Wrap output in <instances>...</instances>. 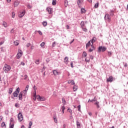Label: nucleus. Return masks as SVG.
<instances>
[{
	"label": "nucleus",
	"mask_w": 128,
	"mask_h": 128,
	"mask_svg": "<svg viewBox=\"0 0 128 128\" xmlns=\"http://www.w3.org/2000/svg\"><path fill=\"white\" fill-rule=\"evenodd\" d=\"M10 70H12V67L10 66L8 64H5L4 65V66L3 68V70H4L6 74H8V72H10Z\"/></svg>",
	"instance_id": "obj_1"
},
{
	"label": "nucleus",
	"mask_w": 128,
	"mask_h": 128,
	"mask_svg": "<svg viewBox=\"0 0 128 128\" xmlns=\"http://www.w3.org/2000/svg\"><path fill=\"white\" fill-rule=\"evenodd\" d=\"M20 92V88L18 87L16 89V90L13 92V96L14 98H18V96Z\"/></svg>",
	"instance_id": "obj_2"
},
{
	"label": "nucleus",
	"mask_w": 128,
	"mask_h": 128,
	"mask_svg": "<svg viewBox=\"0 0 128 128\" xmlns=\"http://www.w3.org/2000/svg\"><path fill=\"white\" fill-rule=\"evenodd\" d=\"M26 96V92L22 91L20 92L18 95L19 100H22V96Z\"/></svg>",
	"instance_id": "obj_3"
},
{
	"label": "nucleus",
	"mask_w": 128,
	"mask_h": 128,
	"mask_svg": "<svg viewBox=\"0 0 128 128\" xmlns=\"http://www.w3.org/2000/svg\"><path fill=\"white\" fill-rule=\"evenodd\" d=\"M104 18L108 22H110L112 20V18L110 14H106L104 16Z\"/></svg>",
	"instance_id": "obj_4"
},
{
	"label": "nucleus",
	"mask_w": 128,
	"mask_h": 128,
	"mask_svg": "<svg viewBox=\"0 0 128 128\" xmlns=\"http://www.w3.org/2000/svg\"><path fill=\"white\" fill-rule=\"evenodd\" d=\"M22 51L20 49L18 50V52L16 55L17 58H22Z\"/></svg>",
	"instance_id": "obj_5"
},
{
	"label": "nucleus",
	"mask_w": 128,
	"mask_h": 128,
	"mask_svg": "<svg viewBox=\"0 0 128 128\" xmlns=\"http://www.w3.org/2000/svg\"><path fill=\"white\" fill-rule=\"evenodd\" d=\"M106 47L102 46L98 47V52H106Z\"/></svg>",
	"instance_id": "obj_6"
},
{
	"label": "nucleus",
	"mask_w": 128,
	"mask_h": 128,
	"mask_svg": "<svg viewBox=\"0 0 128 128\" xmlns=\"http://www.w3.org/2000/svg\"><path fill=\"white\" fill-rule=\"evenodd\" d=\"M18 118L19 122H22V120H24V116H22V112H20L18 114Z\"/></svg>",
	"instance_id": "obj_7"
},
{
	"label": "nucleus",
	"mask_w": 128,
	"mask_h": 128,
	"mask_svg": "<svg viewBox=\"0 0 128 128\" xmlns=\"http://www.w3.org/2000/svg\"><path fill=\"white\" fill-rule=\"evenodd\" d=\"M36 98L38 100H41L42 102H44L46 100L44 96H37Z\"/></svg>",
	"instance_id": "obj_8"
},
{
	"label": "nucleus",
	"mask_w": 128,
	"mask_h": 128,
	"mask_svg": "<svg viewBox=\"0 0 128 128\" xmlns=\"http://www.w3.org/2000/svg\"><path fill=\"white\" fill-rule=\"evenodd\" d=\"M46 10H47L49 14H52L53 12V9L52 8L48 7L46 9Z\"/></svg>",
	"instance_id": "obj_9"
},
{
	"label": "nucleus",
	"mask_w": 128,
	"mask_h": 128,
	"mask_svg": "<svg viewBox=\"0 0 128 128\" xmlns=\"http://www.w3.org/2000/svg\"><path fill=\"white\" fill-rule=\"evenodd\" d=\"M90 42L92 44V45L94 46V42H96V38L93 37L92 40H90Z\"/></svg>",
	"instance_id": "obj_10"
},
{
	"label": "nucleus",
	"mask_w": 128,
	"mask_h": 128,
	"mask_svg": "<svg viewBox=\"0 0 128 128\" xmlns=\"http://www.w3.org/2000/svg\"><path fill=\"white\" fill-rule=\"evenodd\" d=\"M14 8L18 6V4H20V1H18V0H16L14 2Z\"/></svg>",
	"instance_id": "obj_11"
},
{
	"label": "nucleus",
	"mask_w": 128,
	"mask_h": 128,
	"mask_svg": "<svg viewBox=\"0 0 128 128\" xmlns=\"http://www.w3.org/2000/svg\"><path fill=\"white\" fill-rule=\"evenodd\" d=\"M112 80H114V78L112 76H110L108 79L107 82H112Z\"/></svg>",
	"instance_id": "obj_12"
},
{
	"label": "nucleus",
	"mask_w": 128,
	"mask_h": 128,
	"mask_svg": "<svg viewBox=\"0 0 128 128\" xmlns=\"http://www.w3.org/2000/svg\"><path fill=\"white\" fill-rule=\"evenodd\" d=\"M52 72L54 76H58V74H60V72H58V70H53Z\"/></svg>",
	"instance_id": "obj_13"
},
{
	"label": "nucleus",
	"mask_w": 128,
	"mask_h": 128,
	"mask_svg": "<svg viewBox=\"0 0 128 128\" xmlns=\"http://www.w3.org/2000/svg\"><path fill=\"white\" fill-rule=\"evenodd\" d=\"M92 48H90L88 50L89 52H92V50H96V48L94 46V45H91Z\"/></svg>",
	"instance_id": "obj_14"
},
{
	"label": "nucleus",
	"mask_w": 128,
	"mask_h": 128,
	"mask_svg": "<svg viewBox=\"0 0 128 128\" xmlns=\"http://www.w3.org/2000/svg\"><path fill=\"white\" fill-rule=\"evenodd\" d=\"M25 14H26V12H24V11L20 12L18 14L19 18H22V16H24Z\"/></svg>",
	"instance_id": "obj_15"
},
{
	"label": "nucleus",
	"mask_w": 128,
	"mask_h": 128,
	"mask_svg": "<svg viewBox=\"0 0 128 128\" xmlns=\"http://www.w3.org/2000/svg\"><path fill=\"white\" fill-rule=\"evenodd\" d=\"M68 84H72L73 86H74V84H76V83L74 82V81L73 80H68Z\"/></svg>",
	"instance_id": "obj_16"
},
{
	"label": "nucleus",
	"mask_w": 128,
	"mask_h": 128,
	"mask_svg": "<svg viewBox=\"0 0 128 128\" xmlns=\"http://www.w3.org/2000/svg\"><path fill=\"white\" fill-rule=\"evenodd\" d=\"M86 10L84 8H81L80 9V13L81 14H86Z\"/></svg>",
	"instance_id": "obj_17"
},
{
	"label": "nucleus",
	"mask_w": 128,
	"mask_h": 128,
	"mask_svg": "<svg viewBox=\"0 0 128 128\" xmlns=\"http://www.w3.org/2000/svg\"><path fill=\"white\" fill-rule=\"evenodd\" d=\"M114 10H110V16H114Z\"/></svg>",
	"instance_id": "obj_18"
},
{
	"label": "nucleus",
	"mask_w": 128,
	"mask_h": 128,
	"mask_svg": "<svg viewBox=\"0 0 128 128\" xmlns=\"http://www.w3.org/2000/svg\"><path fill=\"white\" fill-rule=\"evenodd\" d=\"M64 62L66 64H68V57H66L64 59Z\"/></svg>",
	"instance_id": "obj_19"
},
{
	"label": "nucleus",
	"mask_w": 128,
	"mask_h": 128,
	"mask_svg": "<svg viewBox=\"0 0 128 128\" xmlns=\"http://www.w3.org/2000/svg\"><path fill=\"white\" fill-rule=\"evenodd\" d=\"M97 99L96 97H94V99H92V100H90V99H89L88 100V102H96Z\"/></svg>",
	"instance_id": "obj_20"
},
{
	"label": "nucleus",
	"mask_w": 128,
	"mask_h": 128,
	"mask_svg": "<svg viewBox=\"0 0 128 128\" xmlns=\"http://www.w3.org/2000/svg\"><path fill=\"white\" fill-rule=\"evenodd\" d=\"M90 46V41H88V42L86 44V48H88Z\"/></svg>",
	"instance_id": "obj_21"
},
{
	"label": "nucleus",
	"mask_w": 128,
	"mask_h": 128,
	"mask_svg": "<svg viewBox=\"0 0 128 128\" xmlns=\"http://www.w3.org/2000/svg\"><path fill=\"white\" fill-rule=\"evenodd\" d=\"M28 88H30V86L28 85H27L26 86L25 90H23L22 92H26H26H28Z\"/></svg>",
	"instance_id": "obj_22"
},
{
	"label": "nucleus",
	"mask_w": 128,
	"mask_h": 128,
	"mask_svg": "<svg viewBox=\"0 0 128 128\" xmlns=\"http://www.w3.org/2000/svg\"><path fill=\"white\" fill-rule=\"evenodd\" d=\"M100 102L96 101L95 103L94 104H96V108H100Z\"/></svg>",
	"instance_id": "obj_23"
},
{
	"label": "nucleus",
	"mask_w": 128,
	"mask_h": 128,
	"mask_svg": "<svg viewBox=\"0 0 128 128\" xmlns=\"http://www.w3.org/2000/svg\"><path fill=\"white\" fill-rule=\"evenodd\" d=\"M64 6L66 8L68 4V0H65L64 2Z\"/></svg>",
	"instance_id": "obj_24"
},
{
	"label": "nucleus",
	"mask_w": 128,
	"mask_h": 128,
	"mask_svg": "<svg viewBox=\"0 0 128 128\" xmlns=\"http://www.w3.org/2000/svg\"><path fill=\"white\" fill-rule=\"evenodd\" d=\"M80 26H81V27H82V28H84V26H84V22L82 21V22H80Z\"/></svg>",
	"instance_id": "obj_25"
},
{
	"label": "nucleus",
	"mask_w": 128,
	"mask_h": 128,
	"mask_svg": "<svg viewBox=\"0 0 128 128\" xmlns=\"http://www.w3.org/2000/svg\"><path fill=\"white\" fill-rule=\"evenodd\" d=\"M61 108L62 110V114H64V110H66V107H64V105Z\"/></svg>",
	"instance_id": "obj_26"
},
{
	"label": "nucleus",
	"mask_w": 128,
	"mask_h": 128,
	"mask_svg": "<svg viewBox=\"0 0 128 128\" xmlns=\"http://www.w3.org/2000/svg\"><path fill=\"white\" fill-rule=\"evenodd\" d=\"M8 94H12V88H10L8 89Z\"/></svg>",
	"instance_id": "obj_27"
},
{
	"label": "nucleus",
	"mask_w": 128,
	"mask_h": 128,
	"mask_svg": "<svg viewBox=\"0 0 128 128\" xmlns=\"http://www.w3.org/2000/svg\"><path fill=\"white\" fill-rule=\"evenodd\" d=\"M42 24H43L44 26H48V22H46V21H44L42 22Z\"/></svg>",
	"instance_id": "obj_28"
},
{
	"label": "nucleus",
	"mask_w": 128,
	"mask_h": 128,
	"mask_svg": "<svg viewBox=\"0 0 128 128\" xmlns=\"http://www.w3.org/2000/svg\"><path fill=\"white\" fill-rule=\"evenodd\" d=\"M14 44H15V46H18V44H20V42L18 40H16L14 42Z\"/></svg>",
	"instance_id": "obj_29"
},
{
	"label": "nucleus",
	"mask_w": 128,
	"mask_h": 128,
	"mask_svg": "<svg viewBox=\"0 0 128 128\" xmlns=\"http://www.w3.org/2000/svg\"><path fill=\"white\" fill-rule=\"evenodd\" d=\"M68 112H70V114H72V111L71 110L70 108H68Z\"/></svg>",
	"instance_id": "obj_30"
},
{
	"label": "nucleus",
	"mask_w": 128,
	"mask_h": 128,
	"mask_svg": "<svg viewBox=\"0 0 128 128\" xmlns=\"http://www.w3.org/2000/svg\"><path fill=\"white\" fill-rule=\"evenodd\" d=\"M52 6H56V0H52Z\"/></svg>",
	"instance_id": "obj_31"
},
{
	"label": "nucleus",
	"mask_w": 128,
	"mask_h": 128,
	"mask_svg": "<svg viewBox=\"0 0 128 128\" xmlns=\"http://www.w3.org/2000/svg\"><path fill=\"white\" fill-rule=\"evenodd\" d=\"M82 30L84 32H88V29L86 28V26L82 27Z\"/></svg>",
	"instance_id": "obj_32"
},
{
	"label": "nucleus",
	"mask_w": 128,
	"mask_h": 128,
	"mask_svg": "<svg viewBox=\"0 0 128 128\" xmlns=\"http://www.w3.org/2000/svg\"><path fill=\"white\" fill-rule=\"evenodd\" d=\"M87 54L86 52H84L82 54V56L84 58H86Z\"/></svg>",
	"instance_id": "obj_33"
},
{
	"label": "nucleus",
	"mask_w": 128,
	"mask_h": 128,
	"mask_svg": "<svg viewBox=\"0 0 128 128\" xmlns=\"http://www.w3.org/2000/svg\"><path fill=\"white\" fill-rule=\"evenodd\" d=\"M98 4H100V3L98 2H96L94 5L95 8H98Z\"/></svg>",
	"instance_id": "obj_34"
},
{
	"label": "nucleus",
	"mask_w": 128,
	"mask_h": 128,
	"mask_svg": "<svg viewBox=\"0 0 128 128\" xmlns=\"http://www.w3.org/2000/svg\"><path fill=\"white\" fill-rule=\"evenodd\" d=\"M2 26H4V28H8V24L6 22H3Z\"/></svg>",
	"instance_id": "obj_35"
},
{
	"label": "nucleus",
	"mask_w": 128,
	"mask_h": 128,
	"mask_svg": "<svg viewBox=\"0 0 128 128\" xmlns=\"http://www.w3.org/2000/svg\"><path fill=\"white\" fill-rule=\"evenodd\" d=\"M73 90H74V92H76V90H78V86H74L73 88Z\"/></svg>",
	"instance_id": "obj_36"
},
{
	"label": "nucleus",
	"mask_w": 128,
	"mask_h": 128,
	"mask_svg": "<svg viewBox=\"0 0 128 128\" xmlns=\"http://www.w3.org/2000/svg\"><path fill=\"white\" fill-rule=\"evenodd\" d=\"M76 124H77L78 128H80V123L78 121L76 122Z\"/></svg>",
	"instance_id": "obj_37"
},
{
	"label": "nucleus",
	"mask_w": 128,
	"mask_h": 128,
	"mask_svg": "<svg viewBox=\"0 0 128 128\" xmlns=\"http://www.w3.org/2000/svg\"><path fill=\"white\" fill-rule=\"evenodd\" d=\"M62 104H64H64H66V99L62 98Z\"/></svg>",
	"instance_id": "obj_38"
},
{
	"label": "nucleus",
	"mask_w": 128,
	"mask_h": 128,
	"mask_svg": "<svg viewBox=\"0 0 128 128\" xmlns=\"http://www.w3.org/2000/svg\"><path fill=\"white\" fill-rule=\"evenodd\" d=\"M112 56V52H108V56H109V58H110Z\"/></svg>",
	"instance_id": "obj_39"
},
{
	"label": "nucleus",
	"mask_w": 128,
	"mask_h": 128,
	"mask_svg": "<svg viewBox=\"0 0 128 128\" xmlns=\"http://www.w3.org/2000/svg\"><path fill=\"white\" fill-rule=\"evenodd\" d=\"M54 122H56V124L58 123V120L56 119V116L54 117Z\"/></svg>",
	"instance_id": "obj_40"
},
{
	"label": "nucleus",
	"mask_w": 128,
	"mask_h": 128,
	"mask_svg": "<svg viewBox=\"0 0 128 128\" xmlns=\"http://www.w3.org/2000/svg\"><path fill=\"white\" fill-rule=\"evenodd\" d=\"M36 32H38V34H40V36H42V32H40V31H36L35 34H36Z\"/></svg>",
	"instance_id": "obj_41"
},
{
	"label": "nucleus",
	"mask_w": 128,
	"mask_h": 128,
	"mask_svg": "<svg viewBox=\"0 0 128 128\" xmlns=\"http://www.w3.org/2000/svg\"><path fill=\"white\" fill-rule=\"evenodd\" d=\"M34 92H35V95H36V86H34Z\"/></svg>",
	"instance_id": "obj_42"
},
{
	"label": "nucleus",
	"mask_w": 128,
	"mask_h": 128,
	"mask_svg": "<svg viewBox=\"0 0 128 128\" xmlns=\"http://www.w3.org/2000/svg\"><path fill=\"white\" fill-rule=\"evenodd\" d=\"M15 106H16V108H20V104H18V103H16Z\"/></svg>",
	"instance_id": "obj_43"
},
{
	"label": "nucleus",
	"mask_w": 128,
	"mask_h": 128,
	"mask_svg": "<svg viewBox=\"0 0 128 128\" xmlns=\"http://www.w3.org/2000/svg\"><path fill=\"white\" fill-rule=\"evenodd\" d=\"M4 126H6V123H4V122H2V123L1 126H2V128H4Z\"/></svg>",
	"instance_id": "obj_44"
},
{
	"label": "nucleus",
	"mask_w": 128,
	"mask_h": 128,
	"mask_svg": "<svg viewBox=\"0 0 128 128\" xmlns=\"http://www.w3.org/2000/svg\"><path fill=\"white\" fill-rule=\"evenodd\" d=\"M44 44H45V43L44 42H42L40 44V46H42H42H44Z\"/></svg>",
	"instance_id": "obj_45"
},
{
	"label": "nucleus",
	"mask_w": 128,
	"mask_h": 128,
	"mask_svg": "<svg viewBox=\"0 0 128 128\" xmlns=\"http://www.w3.org/2000/svg\"><path fill=\"white\" fill-rule=\"evenodd\" d=\"M85 61L86 62H90V58H86L85 59Z\"/></svg>",
	"instance_id": "obj_46"
},
{
	"label": "nucleus",
	"mask_w": 128,
	"mask_h": 128,
	"mask_svg": "<svg viewBox=\"0 0 128 128\" xmlns=\"http://www.w3.org/2000/svg\"><path fill=\"white\" fill-rule=\"evenodd\" d=\"M26 48H30V43H28L26 45Z\"/></svg>",
	"instance_id": "obj_47"
},
{
	"label": "nucleus",
	"mask_w": 128,
	"mask_h": 128,
	"mask_svg": "<svg viewBox=\"0 0 128 128\" xmlns=\"http://www.w3.org/2000/svg\"><path fill=\"white\" fill-rule=\"evenodd\" d=\"M35 62H36V64H40V60H36Z\"/></svg>",
	"instance_id": "obj_48"
},
{
	"label": "nucleus",
	"mask_w": 128,
	"mask_h": 128,
	"mask_svg": "<svg viewBox=\"0 0 128 128\" xmlns=\"http://www.w3.org/2000/svg\"><path fill=\"white\" fill-rule=\"evenodd\" d=\"M15 16H16V14H14V12H12V18H14Z\"/></svg>",
	"instance_id": "obj_49"
},
{
	"label": "nucleus",
	"mask_w": 128,
	"mask_h": 128,
	"mask_svg": "<svg viewBox=\"0 0 128 128\" xmlns=\"http://www.w3.org/2000/svg\"><path fill=\"white\" fill-rule=\"evenodd\" d=\"M27 8L30 9V8H32V6L30 4H28L27 6Z\"/></svg>",
	"instance_id": "obj_50"
},
{
	"label": "nucleus",
	"mask_w": 128,
	"mask_h": 128,
	"mask_svg": "<svg viewBox=\"0 0 128 128\" xmlns=\"http://www.w3.org/2000/svg\"><path fill=\"white\" fill-rule=\"evenodd\" d=\"M78 6H80V0H78Z\"/></svg>",
	"instance_id": "obj_51"
},
{
	"label": "nucleus",
	"mask_w": 128,
	"mask_h": 128,
	"mask_svg": "<svg viewBox=\"0 0 128 128\" xmlns=\"http://www.w3.org/2000/svg\"><path fill=\"white\" fill-rule=\"evenodd\" d=\"M73 64H74V62H70V66H71V68H74Z\"/></svg>",
	"instance_id": "obj_52"
},
{
	"label": "nucleus",
	"mask_w": 128,
	"mask_h": 128,
	"mask_svg": "<svg viewBox=\"0 0 128 128\" xmlns=\"http://www.w3.org/2000/svg\"><path fill=\"white\" fill-rule=\"evenodd\" d=\"M28 78V75H24V80H26Z\"/></svg>",
	"instance_id": "obj_53"
},
{
	"label": "nucleus",
	"mask_w": 128,
	"mask_h": 128,
	"mask_svg": "<svg viewBox=\"0 0 128 128\" xmlns=\"http://www.w3.org/2000/svg\"><path fill=\"white\" fill-rule=\"evenodd\" d=\"M54 44H56V42H53L52 44V48H54Z\"/></svg>",
	"instance_id": "obj_54"
},
{
	"label": "nucleus",
	"mask_w": 128,
	"mask_h": 128,
	"mask_svg": "<svg viewBox=\"0 0 128 128\" xmlns=\"http://www.w3.org/2000/svg\"><path fill=\"white\" fill-rule=\"evenodd\" d=\"M78 110L79 111V112H80V105H79L78 106Z\"/></svg>",
	"instance_id": "obj_55"
},
{
	"label": "nucleus",
	"mask_w": 128,
	"mask_h": 128,
	"mask_svg": "<svg viewBox=\"0 0 128 128\" xmlns=\"http://www.w3.org/2000/svg\"><path fill=\"white\" fill-rule=\"evenodd\" d=\"M90 58L91 59V60H94V56H92V55H90Z\"/></svg>",
	"instance_id": "obj_56"
},
{
	"label": "nucleus",
	"mask_w": 128,
	"mask_h": 128,
	"mask_svg": "<svg viewBox=\"0 0 128 128\" xmlns=\"http://www.w3.org/2000/svg\"><path fill=\"white\" fill-rule=\"evenodd\" d=\"M32 126V122H30L29 123V126Z\"/></svg>",
	"instance_id": "obj_57"
},
{
	"label": "nucleus",
	"mask_w": 128,
	"mask_h": 128,
	"mask_svg": "<svg viewBox=\"0 0 128 128\" xmlns=\"http://www.w3.org/2000/svg\"><path fill=\"white\" fill-rule=\"evenodd\" d=\"M87 2H88L92 4V0H87Z\"/></svg>",
	"instance_id": "obj_58"
},
{
	"label": "nucleus",
	"mask_w": 128,
	"mask_h": 128,
	"mask_svg": "<svg viewBox=\"0 0 128 128\" xmlns=\"http://www.w3.org/2000/svg\"><path fill=\"white\" fill-rule=\"evenodd\" d=\"M36 94H34V100H36Z\"/></svg>",
	"instance_id": "obj_59"
},
{
	"label": "nucleus",
	"mask_w": 128,
	"mask_h": 128,
	"mask_svg": "<svg viewBox=\"0 0 128 128\" xmlns=\"http://www.w3.org/2000/svg\"><path fill=\"white\" fill-rule=\"evenodd\" d=\"M34 46L32 45L30 46V50H34Z\"/></svg>",
	"instance_id": "obj_60"
},
{
	"label": "nucleus",
	"mask_w": 128,
	"mask_h": 128,
	"mask_svg": "<svg viewBox=\"0 0 128 128\" xmlns=\"http://www.w3.org/2000/svg\"><path fill=\"white\" fill-rule=\"evenodd\" d=\"M88 114H89V116H92V114L91 112H88Z\"/></svg>",
	"instance_id": "obj_61"
},
{
	"label": "nucleus",
	"mask_w": 128,
	"mask_h": 128,
	"mask_svg": "<svg viewBox=\"0 0 128 128\" xmlns=\"http://www.w3.org/2000/svg\"><path fill=\"white\" fill-rule=\"evenodd\" d=\"M124 66H125L126 68L128 66V63H125L124 64Z\"/></svg>",
	"instance_id": "obj_62"
},
{
	"label": "nucleus",
	"mask_w": 128,
	"mask_h": 128,
	"mask_svg": "<svg viewBox=\"0 0 128 128\" xmlns=\"http://www.w3.org/2000/svg\"><path fill=\"white\" fill-rule=\"evenodd\" d=\"M22 66H24L25 64L24 62H21Z\"/></svg>",
	"instance_id": "obj_63"
},
{
	"label": "nucleus",
	"mask_w": 128,
	"mask_h": 128,
	"mask_svg": "<svg viewBox=\"0 0 128 128\" xmlns=\"http://www.w3.org/2000/svg\"><path fill=\"white\" fill-rule=\"evenodd\" d=\"M10 128H14V124L11 125Z\"/></svg>",
	"instance_id": "obj_64"
}]
</instances>
